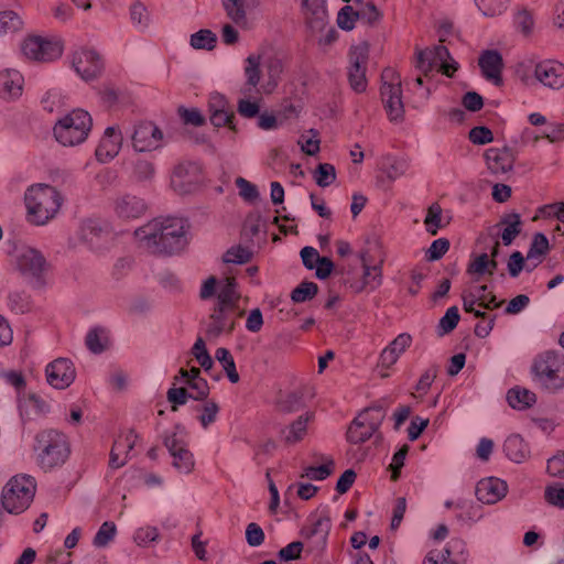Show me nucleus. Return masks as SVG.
Listing matches in <instances>:
<instances>
[{"label": "nucleus", "instance_id": "nucleus-1", "mask_svg": "<svg viewBox=\"0 0 564 564\" xmlns=\"http://www.w3.org/2000/svg\"><path fill=\"white\" fill-rule=\"evenodd\" d=\"M189 224L184 218H154L134 230L140 248L156 256H173L188 243Z\"/></svg>", "mask_w": 564, "mask_h": 564}, {"label": "nucleus", "instance_id": "nucleus-2", "mask_svg": "<svg viewBox=\"0 0 564 564\" xmlns=\"http://www.w3.org/2000/svg\"><path fill=\"white\" fill-rule=\"evenodd\" d=\"M24 199L30 221L37 226L53 219L63 203L61 193L46 184L32 185L28 188Z\"/></svg>", "mask_w": 564, "mask_h": 564}, {"label": "nucleus", "instance_id": "nucleus-3", "mask_svg": "<svg viewBox=\"0 0 564 564\" xmlns=\"http://www.w3.org/2000/svg\"><path fill=\"white\" fill-rule=\"evenodd\" d=\"M534 379L549 392L564 389V355L545 351L539 355L532 365Z\"/></svg>", "mask_w": 564, "mask_h": 564}, {"label": "nucleus", "instance_id": "nucleus-4", "mask_svg": "<svg viewBox=\"0 0 564 564\" xmlns=\"http://www.w3.org/2000/svg\"><path fill=\"white\" fill-rule=\"evenodd\" d=\"M93 126L89 112L75 109L64 116L54 127L55 139L65 147H74L83 143Z\"/></svg>", "mask_w": 564, "mask_h": 564}, {"label": "nucleus", "instance_id": "nucleus-5", "mask_svg": "<svg viewBox=\"0 0 564 564\" xmlns=\"http://www.w3.org/2000/svg\"><path fill=\"white\" fill-rule=\"evenodd\" d=\"M36 484L33 477L18 475L12 477L2 490V506L9 513L19 514L26 510L35 495Z\"/></svg>", "mask_w": 564, "mask_h": 564}, {"label": "nucleus", "instance_id": "nucleus-6", "mask_svg": "<svg viewBox=\"0 0 564 564\" xmlns=\"http://www.w3.org/2000/svg\"><path fill=\"white\" fill-rule=\"evenodd\" d=\"M41 446L39 464L45 471L62 466L69 456L70 448L65 434L55 431H44L37 435Z\"/></svg>", "mask_w": 564, "mask_h": 564}, {"label": "nucleus", "instance_id": "nucleus-7", "mask_svg": "<svg viewBox=\"0 0 564 564\" xmlns=\"http://www.w3.org/2000/svg\"><path fill=\"white\" fill-rule=\"evenodd\" d=\"M382 79L380 91L388 117L391 121L401 120L404 116V107L400 78L393 69L387 68L382 72Z\"/></svg>", "mask_w": 564, "mask_h": 564}, {"label": "nucleus", "instance_id": "nucleus-8", "mask_svg": "<svg viewBox=\"0 0 564 564\" xmlns=\"http://www.w3.org/2000/svg\"><path fill=\"white\" fill-rule=\"evenodd\" d=\"M368 58L369 46L365 42L351 46L348 52V83L350 88L357 94L366 91L368 86V80L366 77Z\"/></svg>", "mask_w": 564, "mask_h": 564}, {"label": "nucleus", "instance_id": "nucleus-9", "mask_svg": "<svg viewBox=\"0 0 564 564\" xmlns=\"http://www.w3.org/2000/svg\"><path fill=\"white\" fill-rule=\"evenodd\" d=\"M449 51L443 45H435L432 48L417 50L415 67L424 75L438 68L447 77H452L457 70L458 64L455 61L447 63Z\"/></svg>", "mask_w": 564, "mask_h": 564}, {"label": "nucleus", "instance_id": "nucleus-10", "mask_svg": "<svg viewBox=\"0 0 564 564\" xmlns=\"http://www.w3.org/2000/svg\"><path fill=\"white\" fill-rule=\"evenodd\" d=\"M202 182V166L197 162H181L174 167L171 185L181 195L194 192Z\"/></svg>", "mask_w": 564, "mask_h": 564}, {"label": "nucleus", "instance_id": "nucleus-11", "mask_svg": "<svg viewBox=\"0 0 564 564\" xmlns=\"http://www.w3.org/2000/svg\"><path fill=\"white\" fill-rule=\"evenodd\" d=\"M21 51L29 59L37 62H51L58 58L63 53L59 43L47 41L41 36H28L21 44Z\"/></svg>", "mask_w": 564, "mask_h": 564}, {"label": "nucleus", "instance_id": "nucleus-12", "mask_svg": "<svg viewBox=\"0 0 564 564\" xmlns=\"http://www.w3.org/2000/svg\"><path fill=\"white\" fill-rule=\"evenodd\" d=\"M131 139L137 152H151L162 147L163 132L152 121H140L134 126Z\"/></svg>", "mask_w": 564, "mask_h": 564}, {"label": "nucleus", "instance_id": "nucleus-13", "mask_svg": "<svg viewBox=\"0 0 564 564\" xmlns=\"http://www.w3.org/2000/svg\"><path fill=\"white\" fill-rule=\"evenodd\" d=\"M72 66L84 80L88 82L101 74L104 64L96 51L82 48L73 54Z\"/></svg>", "mask_w": 564, "mask_h": 564}, {"label": "nucleus", "instance_id": "nucleus-14", "mask_svg": "<svg viewBox=\"0 0 564 564\" xmlns=\"http://www.w3.org/2000/svg\"><path fill=\"white\" fill-rule=\"evenodd\" d=\"M45 372L47 382L56 389L69 387L76 378L74 364L67 358L53 360L47 365Z\"/></svg>", "mask_w": 564, "mask_h": 564}, {"label": "nucleus", "instance_id": "nucleus-15", "mask_svg": "<svg viewBox=\"0 0 564 564\" xmlns=\"http://www.w3.org/2000/svg\"><path fill=\"white\" fill-rule=\"evenodd\" d=\"M236 326L235 310L215 305L209 322L206 326V335L209 338H217L221 334H231Z\"/></svg>", "mask_w": 564, "mask_h": 564}, {"label": "nucleus", "instance_id": "nucleus-16", "mask_svg": "<svg viewBox=\"0 0 564 564\" xmlns=\"http://www.w3.org/2000/svg\"><path fill=\"white\" fill-rule=\"evenodd\" d=\"M24 90V77L15 68L0 70V99L13 102L21 98Z\"/></svg>", "mask_w": 564, "mask_h": 564}, {"label": "nucleus", "instance_id": "nucleus-17", "mask_svg": "<svg viewBox=\"0 0 564 564\" xmlns=\"http://www.w3.org/2000/svg\"><path fill=\"white\" fill-rule=\"evenodd\" d=\"M112 209L115 215L121 220H132L145 215L148 205L143 198L124 194L113 200Z\"/></svg>", "mask_w": 564, "mask_h": 564}, {"label": "nucleus", "instance_id": "nucleus-18", "mask_svg": "<svg viewBox=\"0 0 564 564\" xmlns=\"http://www.w3.org/2000/svg\"><path fill=\"white\" fill-rule=\"evenodd\" d=\"M261 64L262 56L257 53L249 54L245 59V83L240 89L245 97H252L261 94V90L258 87L262 77Z\"/></svg>", "mask_w": 564, "mask_h": 564}, {"label": "nucleus", "instance_id": "nucleus-19", "mask_svg": "<svg viewBox=\"0 0 564 564\" xmlns=\"http://www.w3.org/2000/svg\"><path fill=\"white\" fill-rule=\"evenodd\" d=\"M534 76L543 86L560 89L564 87V64L553 59L542 61L535 65Z\"/></svg>", "mask_w": 564, "mask_h": 564}, {"label": "nucleus", "instance_id": "nucleus-20", "mask_svg": "<svg viewBox=\"0 0 564 564\" xmlns=\"http://www.w3.org/2000/svg\"><path fill=\"white\" fill-rule=\"evenodd\" d=\"M18 268L24 276L40 282L46 270V260L40 251L28 248L19 254Z\"/></svg>", "mask_w": 564, "mask_h": 564}, {"label": "nucleus", "instance_id": "nucleus-21", "mask_svg": "<svg viewBox=\"0 0 564 564\" xmlns=\"http://www.w3.org/2000/svg\"><path fill=\"white\" fill-rule=\"evenodd\" d=\"M137 438L138 435L133 430H129L115 440L109 455L110 468L118 469L127 464L129 454L135 446Z\"/></svg>", "mask_w": 564, "mask_h": 564}, {"label": "nucleus", "instance_id": "nucleus-22", "mask_svg": "<svg viewBox=\"0 0 564 564\" xmlns=\"http://www.w3.org/2000/svg\"><path fill=\"white\" fill-rule=\"evenodd\" d=\"M478 65L481 70V75L494 85L499 86L502 84V68L503 59L501 54L497 50L484 51L479 58Z\"/></svg>", "mask_w": 564, "mask_h": 564}, {"label": "nucleus", "instance_id": "nucleus-23", "mask_svg": "<svg viewBox=\"0 0 564 564\" xmlns=\"http://www.w3.org/2000/svg\"><path fill=\"white\" fill-rule=\"evenodd\" d=\"M122 145V134L115 127H108L96 149V159L101 163H107L116 158Z\"/></svg>", "mask_w": 564, "mask_h": 564}, {"label": "nucleus", "instance_id": "nucleus-24", "mask_svg": "<svg viewBox=\"0 0 564 564\" xmlns=\"http://www.w3.org/2000/svg\"><path fill=\"white\" fill-rule=\"evenodd\" d=\"M507 482L496 477L481 479L476 486L477 499L487 505L501 500L507 495Z\"/></svg>", "mask_w": 564, "mask_h": 564}, {"label": "nucleus", "instance_id": "nucleus-25", "mask_svg": "<svg viewBox=\"0 0 564 564\" xmlns=\"http://www.w3.org/2000/svg\"><path fill=\"white\" fill-rule=\"evenodd\" d=\"M486 163L488 169L495 173H507L512 170L514 163V153L511 149L505 148H490L485 152Z\"/></svg>", "mask_w": 564, "mask_h": 564}, {"label": "nucleus", "instance_id": "nucleus-26", "mask_svg": "<svg viewBox=\"0 0 564 564\" xmlns=\"http://www.w3.org/2000/svg\"><path fill=\"white\" fill-rule=\"evenodd\" d=\"M412 336L409 333L399 334L380 354L379 364L389 369L401 357L403 352L412 345Z\"/></svg>", "mask_w": 564, "mask_h": 564}, {"label": "nucleus", "instance_id": "nucleus-27", "mask_svg": "<svg viewBox=\"0 0 564 564\" xmlns=\"http://www.w3.org/2000/svg\"><path fill=\"white\" fill-rule=\"evenodd\" d=\"M307 26L321 31L327 22L326 0H302Z\"/></svg>", "mask_w": 564, "mask_h": 564}, {"label": "nucleus", "instance_id": "nucleus-28", "mask_svg": "<svg viewBox=\"0 0 564 564\" xmlns=\"http://www.w3.org/2000/svg\"><path fill=\"white\" fill-rule=\"evenodd\" d=\"M240 293L235 278H225L219 281L216 305L235 310L238 307Z\"/></svg>", "mask_w": 564, "mask_h": 564}, {"label": "nucleus", "instance_id": "nucleus-29", "mask_svg": "<svg viewBox=\"0 0 564 564\" xmlns=\"http://www.w3.org/2000/svg\"><path fill=\"white\" fill-rule=\"evenodd\" d=\"M522 220L518 213L503 215L497 227L501 228L500 238L505 246H510L522 231Z\"/></svg>", "mask_w": 564, "mask_h": 564}, {"label": "nucleus", "instance_id": "nucleus-30", "mask_svg": "<svg viewBox=\"0 0 564 564\" xmlns=\"http://www.w3.org/2000/svg\"><path fill=\"white\" fill-rule=\"evenodd\" d=\"M503 452L507 457L514 463H522L530 455L529 445L519 434H512L506 438Z\"/></svg>", "mask_w": 564, "mask_h": 564}, {"label": "nucleus", "instance_id": "nucleus-31", "mask_svg": "<svg viewBox=\"0 0 564 564\" xmlns=\"http://www.w3.org/2000/svg\"><path fill=\"white\" fill-rule=\"evenodd\" d=\"M360 260L364 269V281L360 286L357 288V292L369 288L371 291L379 288L382 283V271L380 264L369 265L367 263V252L360 253Z\"/></svg>", "mask_w": 564, "mask_h": 564}, {"label": "nucleus", "instance_id": "nucleus-32", "mask_svg": "<svg viewBox=\"0 0 564 564\" xmlns=\"http://www.w3.org/2000/svg\"><path fill=\"white\" fill-rule=\"evenodd\" d=\"M310 524L302 528L301 536H313L317 534H329L332 530V520L326 511L310 517Z\"/></svg>", "mask_w": 564, "mask_h": 564}, {"label": "nucleus", "instance_id": "nucleus-33", "mask_svg": "<svg viewBox=\"0 0 564 564\" xmlns=\"http://www.w3.org/2000/svg\"><path fill=\"white\" fill-rule=\"evenodd\" d=\"M377 433L371 426L366 424L364 420L355 417L350 423L346 438L351 444H362L370 440Z\"/></svg>", "mask_w": 564, "mask_h": 564}, {"label": "nucleus", "instance_id": "nucleus-34", "mask_svg": "<svg viewBox=\"0 0 564 564\" xmlns=\"http://www.w3.org/2000/svg\"><path fill=\"white\" fill-rule=\"evenodd\" d=\"M549 250L550 245L546 236L542 232L534 234L527 253V259L530 261L536 259L538 261L533 264L532 268H527V270L531 271L536 268V265L542 262L543 257L549 252Z\"/></svg>", "mask_w": 564, "mask_h": 564}, {"label": "nucleus", "instance_id": "nucleus-35", "mask_svg": "<svg viewBox=\"0 0 564 564\" xmlns=\"http://www.w3.org/2000/svg\"><path fill=\"white\" fill-rule=\"evenodd\" d=\"M129 15L132 25L143 32L151 23V14L147 6L141 1H134L129 8Z\"/></svg>", "mask_w": 564, "mask_h": 564}, {"label": "nucleus", "instance_id": "nucleus-36", "mask_svg": "<svg viewBox=\"0 0 564 564\" xmlns=\"http://www.w3.org/2000/svg\"><path fill=\"white\" fill-rule=\"evenodd\" d=\"M24 21L21 15L13 10L0 11V36L22 31Z\"/></svg>", "mask_w": 564, "mask_h": 564}, {"label": "nucleus", "instance_id": "nucleus-37", "mask_svg": "<svg viewBox=\"0 0 564 564\" xmlns=\"http://www.w3.org/2000/svg\"><path fill=\"white\" fill-rule=\"evenodd\" d=\"M535 394L527 389L512 388L507 393L509 405L517 410H523L535 403Z\"/></svg>", "mask_w": 564, "mask_h": 564}, {"label": "nucleus", "instance_id": "nucleus-38", "mask_svg": "<svg viewBox=\"0 0 564 564\" xmlns=\"http://www.w3.org/2000/svg\"><path fill=\"white\" fill-rule=\"evenodd\" d=\"M215 358L223 366V369L225 370L229 381L231 383H237L240 377L236 369V362L230 351L227 348L219 347L216 349Z\"/></svg>", "mask_w": 564, "mask_h": 564}, {"label": "nucleus", "instance_id": "nucleus-39", "mask_svg": "<svg viewBox=\"0 0 564 564\" xmlns=\"http://www.w3.org/2000/svg\"><path fill=\"white\" fill-rule=\"evenodd\" d=\"M311 419L308 413L300 415L290 426L285 434V442L288 444H295L304 438L307 432V423Z\"/></svg>", "mask_w": 564, "mask_h": 564}, {"label": "nucleus", "instance_id": "nucleus-40", "mask_svg": "<svg viewBox=\"0 0 564 564\" xmlns=\"http://www.w3.org/2000/svg\"><path fill=\"white\" fill-rule=\"evenodd\" d=\"M386 416V410L380 404H373L361 411L356 417L364 420L366 424L371 426L377 432L379 431Z\"/></svg>", "mask_w": 564, "mask_h": 564}, {"label": "nucleus", "instance_id": "nucleus-41", "mask_svg": "<svg viewBox=\"0 0 564 564\" xmlns=\"http://www.w3.org/2000/svg\"><path fill=\"white\" fill-rule=\"evenodd\" d=\"M264 67L268 76L267 85L272 88H275L284 70V64L282 58L278 55L269 56L264 61Z\"/></svg>", "mask_w": 564, "mask_h": 564}, {"label": "nucleus", "instance_id": "nucleus-42", "mask_svg": "<svg viewBox=\"0 0 564 564\" xmlns=\"http://www.w3.org/2000/svg\"><path fill=\"white\" fill-rule=\"evenodd\" d=\"M221 6L226 15L235 24L240 25L246 22L247 13L243 0H221Z\"/></svg>", "mask_w": 564, "mask_h": 564}, {"label": "nucleus", "instance_id": "nucleus-43", "mask_svg": "<svg viewBox=\"0 0 564 564\" xmlns=\"http://www.w3.org/2000/svg\"><path fill=\"white\" fill-rule=\"evenodd\" d=\"M302 405V394L295 391L281 394L276 401V409L282 413H292L299 411Z\"/></svg>", "mask_w": 564, "mask_h": 564}, {"label": "nucleus", "instance_id": "nucleus-44", "mask_svg": "<svg viewBox=\"0 0 564 564\" xmlns=\"http://www.w3.org/2000/svg\"><path fill=\"white\" fill-rule=\"evenodd\" d=\"M164 445L170 454L187 447L185 429L181 425H176L173 432L164 436Z\"/></svg>", "mask_w": 564, "mask_h": 564}, {"label": "nucleus", "instance_id": "nucleus-45", "mask_svg": "<svg viewBox=\"0 0 564 564\" xmlns=\"http://www.w3.org/2000/svg\"><path fill=\"white\" fill-rule=\"evenodd\" d=\"M173 457L172 465L182 474H189L193 471L195 466V460L193 454L189 452L187 447L183 449L172 453Z\"/></svg>", "mask_w": 564, "mask_h": 564}, {"label": "nucleus", "instance_id": "nucleus-46", "mask_svg": "<svg viewBox=\"0 0 564 564\" xmlns=\"http://www.w3.org/2000/svg\"><path fill=\"white\" fill-rule=\"evenodd\" d=\"M217 36L207 29L199 30L191 35V45L197 50H213L216 45Z\"/></svg>", "mask_w": 564, "mask_h": 564}, {"label": "nucleus", "instance_id": "nucleus-47", "mask_svg": "<svg viewBox=\"0 0 564 564\" xmlns=\"http://www.w3.org/2000/svg\"><path fill=\"white\" fill-rule=\"evenodd\" d=\"M318 292V286L314 282L304 281L300 283L292 292L291 300L294 303H304L312 300Z\"/></svg>", "mask_w": 564, "mask_h": 564}, {"label": "nucleus", "instance_id": "nucleus-48", "mask_svg": "<svg viewBox=\"0 0 564 564\" xmlns=\"http://www.w3.org/2000/svg\"><path fill=\"white\" fill-rule=\"evenodd\" d=\"M117 527L111 521L104 522L94 536L93 544L96 547L107 546L116 536Z\"/></svg>", "mask_w": 564, "mask_h": 564}, {"label": "nucleus", "instance_id": "nucleus-49", "mask_svg": "<svg viewBox=\"0 0 564 564\" xmlns=\"http://www.w3.org/2000/svg\"><path fill=\"white\" fill-rule=\"evenodd\" d=\"M510 0H475L476 6L486 17H496L502 14Z\"/></svg>", "mask_w": 564, "mask_h": 564}, {"label": "nucleus", "instance_id": "nucleus-50", "mask_svg": "<svg viewBox=\"0 0 564 564\" xmlns=\"http://www.w3.org/2000/svg\"><path fill=\"white\" fill-rule=\"evenodd\" d=\"M192 354L195 357L196 361L199 366L208 371L212 369L214 361L212 356L209 355L206 344L202 337H198L192 347Z\"/></svg>", "mask_w": 564, "mask_h": 564}, {"label": "nucleus", "instance_id": "nucleus-51", "mask_svg": "<svg viewBox=\"0 0 564 564\" xmlns=\"http://www.w3.org/2000/svg\"><path fill=\"white\" fill-rule=\"evenodd\" d=\"M204 404L196 410L200 411L198 421L204 429L213 424L218 415L219 405L214 400H204Z\"/></svg>", "mask_w": 564, "mask_h": 564}, {"label": "nucleus", "instance_id": "nucleus-52", "mask_svg": "<svg viewBox=\"0 0 564 564\" xmlns=\"http://www.w3.org/2000/svg\"><path fill=\"white\" fill-rule=\"evenodd\" d=\"M314 180L321 187L329 186L336 180L335 166L330 163L318 164L314 173Z\"/></svg>", "mask_w": 564, "mask_h": 564}, {"label": "nucleus", "instance_id": "nucleus-53", "mask_svg": "<svg viewBox=\"0 0 564 564\" xmlns=\"http://www.w3.org/2000/svg\"><path fill=\"white\" fill-rule=\"evenodd\" d=\"M85 343L91 352L100 354L106 349L107 337L104 336V330L101 328L96 327L87 333Z\"/></svg>", "mask_w": 564, "mask_h": 564}, {"label": "nucleus", "instance_id": "nucleus-54", "mask_svg": "<svg viewBox=\"0 0 564 564\" xmlns=\"http://www.w3.org/2000/svg\"><path fill=\"white\" fill-rule=\"evenodd\" d=\"M459 312L457 306H451L445 312V315L438 322V334L445 335L454 330L459 322Z\"/></svg>", "mask_w": 564, "mask_h": 564}, {"label": "nucleus", "instance_id": "nucleus-55", "mask_svg": "<svg viewBox=\"0 0 564 564\" xmlns=\"http://www.w3.org/2000/svg\"><path fill=\"white\" fill-rule=\"evenodd\" d=\"M441 553L449 560L465 561L466 544L462 539L453 538Z\"/></svg>", "mask_w": 564, "mask_h": 564}, {"label": "nucleus", "instance_id": "nucleus-56", "mask_svg": "<svg viewBox=\"0 0 564 564\" xmlns=\"http://www.w3.org/2000/svg\"><path fill=\"white\" fill-rule=\"evenodd\" d=\"M251 256V252L247 248L237 246L228 249L225 252L223 260L226 263L243 264L250 261Z\"/></svg>", "mask_w": 564, "mask_h": 564}, {"label": "nucleus", "instance_id": "nucleus-57", "mask_svg": "<svg viewBox=\"0 0 564 564\" xmlns=\"http://www.w3.org/2000/svg\"><path fill=\"white\" fill-rule=\"evenodd\" d=\"M234 120L235 113L230 108H215L210 113V122L215 127L228 126L231 130H235Z\"/></svg>", "mask_w": 564, "mask_h": 564}, {"label": "nucleus", "instance_id": "nucleus-58", "mask_svg": "<svg viewBox=\"0 0 564 564\" xmlns=\"http://www.w3.org/2000/svg\"><path fill=\"white\" fill-rule=\"evenodd\" d=\"M358 20V11L351 6H345L340 9L337 15V24L341 30L350 31L355 28Z\"/></svg>", "mask_w": 564, "mask_h": 564}, {"label": "nucleus", "instance_id": "nucleus-59", "mask_svg": "<svg viewBox=\"0 0 564 564\" xmlns=\"http://www.w3.org/2000/svg\"><path fill=\"white\" fill-rule=\"evenodd\" d=\"M159 539V531L155 527L139 528L133 535L134 542L142 547L149 546Z\"/></svg>", "mask_w": 564, "mask_h": 564}, {"label": "nucleus", "instance_id": "nucleus-60", "mask_svg": "<svg viewBox=\"0 0 564 564\" xmlns=\"http://www.w3.org/2000/svg\"><path fill=\"white\" fill-rule=\"evenodd\" d=\"M329 534H317L313 536H303L307 541V552L315 557H321L327 549Z\"/></svg>", "mask_w": 564, "mask_h": 564}, {"label": "nucleus", "instance_id": "nucleus-61", "mask_svg": "<svg viewBox=\"0 0 564 564\" xmlns=\"http://www.w3.org/2000/svg\"><path fill=\"white\" fill-rule=\"evenodd\" d=\"M442 208L438 204H433L426 214L424 224L427 232L436 235L441 227Z\"/></svg>", "mask_w": 564, "mask_h": 564}, {"label": "nucleus", "instance_id": "nucleus-62", "mask_svg": "<svg viewBox=\"0 0 564 564\" xmlns=\"http://www.w3.org/2000/svg\"><path fill=\"white\" fill-rule=\"evenodd\" d=\"M187 387L192 390L189 393L191 399L204 401L209 395L208 382L203 377L195 380H188Z\"/></svg>", "mask_w": 564, "mask_h": 564}, {"label": "nucleus", "instance_id": "nucleus-63", "mask_svg": "<svg viewBox=\"0 0 564 564\" xmlns=\"http://www.w3.org/2000/svg\"><path fill=\"white\" fill-rule=\"evenodd\" d=\"M544 499L547 503L564 509V487L547 486L544 490Z\"/></svg>", "mask_w": 564, "mask_h": 564}, {"label": "nucleus", "instance_id": "nucleus-64", "mask_svg": "<svg viewBox=\"0 0 564 564\" xmlns=\"http://www.w3.org/2000/svg\"><path fill=\"white\" fill-rule=\"evenodd\" d=\"M546 471L552 477L564 478V452L547 459Z\"/></svg>", "mask_w": 564, "mask_h": 564}]
</instances>
